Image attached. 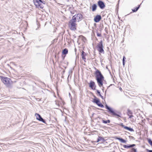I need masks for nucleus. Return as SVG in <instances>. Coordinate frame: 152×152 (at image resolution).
<instances>
[{
    "mask_svg": "<svg viewBox=\"0 0 152 152\" xmlns=\"http://www.w3.org/2000/svg\"><path fill=\"white\" fill-rule=\"evenodd\" d=\"M96 78L97 83L100 87H102L103 86V82L104 80V77L101 73L100 72L97 70L95 72Z\"/></svg>",
    "mask_w": 152,
    "mask_h": 152,
    "instance_id": "f257e3e1",
    "label": "nucleus"
},
{
    "mask_svg": "<svg viewBox=\"0 0 152 152\" xmlns=\"http://www.w3.org/2000/svg\"><path fill=\"white\" fill-rule=\"evenodd\" d=\"M2 82L7 87H9L13 83L10 78L2 76L0 77Z\"/></svg>",
    "mask_w": 152,
    "mask_h": 152,
    "instance_id": "f03ea898",
    "label": "nucleus"
},
{
    "mask_svg": "<svg viewBox=\"0 0 152 152\" xmlns=\"http://www.w3.org/2000/svg\"><path fill=\"white\" fill-rule=\"evenodd\" d=\"M77 24L76 22L73 19L71 20L69 23V27L70 29L73 31L76 30Z\"/></svg>",
    "mask_w": 152,
    "mask_h": 152,
    "instance_id": "7ed1b4c3",
    "label": "nucleus"
},
{
    "mask_svg": "<svg viewBox=\"0 0 152 152\" xmlns=\"http://www.w3.org/2000/svg\"><path fill=\"white\" fill-rule=\"evenodd\" d=\"M82 15L81 14L78 13L74 16L72 19L75 20L76 22H79L82 20Z\"/></svg>",
    "mask_w": 152,
    "mask_h": 152,
    "instance_id": "20e7f679",
    "label": "nucleus"
},
{
    "mask_svg": "<svg viewBox=\"0 0 152 152\" xmlns=\"http://www.w3.org/2000/svg\"><path fill=\"white\" fill-rule=\"evenodd\" d=\"M97 46L98 48V50L99 52L102 53H104V50L103 49L102 41H101L100 42L97 44Z\"/></svg>",
    "mask_w": 152,
    "mask_h": 152,
    "instance_id": "39448f33",
    "label": "nucleus"
},
{
    "mask_svg": "<svg viewBox=\"0 0 152 152\" xmlns=\"http://www.w3.org/2000/svg\"><path fill=\"white\" fill-rule=\"evenodd\" d=\"M106 108L108 109V110H109V111L113 115H116L117 116H118V117H121V116L118 115V114H117L116 113H115L113 110L111 108H110V107H109L107 105H106Z\"/></svg>",
    "mask_w": 152,
    "mask_h": 152,
    "instance_id": "423d86ee",
    "label": "nucleus"
},
{
    "mask_svg": "<svg viewBox=\"0 0 152 152\" xmlns=\"http://www.w3.org/2000/svg\"><path fill=\"white\" fill-rule=\"evenodd\" d=\"M93 102L101 107H104L103 105L100 102L99 100L96 98L94 99Z\"/></svg>",
    "mask_w": 152,
    "mask_h": 152,
    "instance_id": "0eeeda50",
    "label": "nucleus"
},
{
    "mask_svg": "<svg viewBox=\"0 0 152 152\" xmlns=\"http://www.w3.org/2000/svg\"><path fill=\"white\" fill-rule=\"evenodd\" d=\"M45 3V2L44 0H39V8L40 7L41 8H42Z\"/></svg>",
    "mask_w": 152,
    "mask_h": 152,
    "instance_id": "6e6552de",
    "label": "nucleus"
},
{
    "mask_svg": "<svg viewBox=\"0 0 152 152\" xmlns=\"http://www.w3.org/2000/svg\"><path fill=\"white\" fill-rule=\"evenodd\" d=\"M89 87L92 89L95 90L96 86L95 83L92 81H91L89 83Z\"/></svg>",
    "mask_w": 152,
    "mask_h": 152,
    "instance_id": "1a4fd4ad",
    "label": "nucleus"
},
{
    "mask_svg": "<svg viewBox=\"0 0 152 152\" xmlns=\"http://www.w3.org/2000/svg\"><path fill=\"white\" fill-rule=\"evenodd\" d=\"M98 5L101 9H103L105 7V5L102 1H99L98 2Z\"/></svg>",
    "mask_w": 152,
    "mask_h": 152,
    "instance_id": "9d476101",
    "label": "nucleus"
},
{
    "mask_svg": "<svg viewBox=\"0 0 152 152\" xmlns=\"http://www.w3.org/2000/svg\"><path fill=\"white\" fill-rule=\"evenodd\" d=\"M101 17L100 15H97L94 18V20L96 22H99L101 19Z\"/></svg>",
    "mask_w": 152,
    "mask_h": 152,
    "instance_id": "9b49d317",
    "label": "nucleus"
},
{
    "mask_svg": "<svg viewBox=\"0 0 152 152\" xmlns=\"http://www.w3.org/2000/svg\"><path fill=\"white\" fill-rule=\"evenodd\" d=\"M122 126L125 129H126V130H128L130 131L131 132H133L134 131V130L132 129L130 127H129L127 126H124L122 124Z\"/></svg>",
    "mask_w": 152,
    "mask_h": 152,
    "instance_id": "f8f14e48",
    "label": "nucleus"
},
{
    "mask_svg": "<svg viewBox=\"0 0 152 152\" xmlns=\"http://www.w3.org/2000/svg\"><path fill=\"white\" fill-rule=\"evenodd\" d=\"M135 144H132V145H129V146L127 145H123V147L124 148H132V147H133L134 146H135Z\"/></svg>",
    "mask_w": 152,
    "mask_h": 152,
    "instance_id": "ddd939ff",
    "label": "nucleus"
},
{
    "mask_svg": "<svg viewBox=\"0 0 152 152\" xmlns=\"http://www.w3.org/2000/svg\"><path fill=\"white\" fill-rule=\"evenodd\" d=\"M39 121H41L42 122L44 123H46L45 120L44 119H43L42 118V117L39 114Z\"/></svg>",
    "mask_w": 152,
    "mask_h": 152,
    "instance_id": "4468645a",
    "label": "nucleus"
},
{
    "mask_svg": "<svg viewBox=\"0 0 152 152\" xmlns=\"http://www.w3.org/2000/svg\"><path fill=\"white\" fill-rule=\"evenodd\" d=\"M116 139L119 140L122 142L125 143L126 142V140L122 138L117 137L116 138Z\"/></svg>",
    "mask_w": 152,
    "mask_h": 152,
    "instance_id": "2eb2a0df",
    "label": "nucleus"
},
{
    "mask_svg": "<svg viewBox=\"0 0 152 152\" xmlns=\"http://www.w3.org/2000/svg\"><path fill=\"white\" fill-rule=\"evenodd\" d=\"M97 7V6L95 4H94L92 6V11H95Z\"/></svg>",
    "mask_w": 152,
    "mask_h": 152,
    "instance_id": "dca6fc26",
    "label": "nucleus"
},
{
    "mask_svg": "<svg viewBox=\"0 0 152 152\" xmlns=\"http://www.w3.org/2000/svg\"><path fill=\"white\" fill-rule=\"evenodd\" d=\"M68 52V50L67 49H65L63 50L62 53L63 54L66 55L67 53Z\"/></svg>",
    "mask_w": 152,
    "mask_h": 152,
    "instance_id": "f3484780",
    "label": "nucleus"
},
{
    "mask_svg": "<svg viewBox=\"0 0 152 152\" xmlns=\"http://www.w3.org/2000/svg\"><path fill=\"white\" fill-rule=\"evenodd\" d=\"M101 140H102V141H104V138L101 137H99L97 139V140L96 141V142H99Z\"/></svg>",
    "mask_w": 152,
    "mask_h": 152,
    "instance_id": "a211bd4d",
    "label": "nucleus"
},
{
    "mask_svg": "<svg viewBox=\"0 0 152 152\" xmlns=\"http://www.w3.org/2000/svg\"><path fill=\"white\" fill-rule=\"evenodd\" d=\"M82 58L83 60H85L86 59L85 58V52L83 51L82 53Z\"/></svg>",
    "mask_w": 152,
    "mask_h": 152,
    "instance_id": "6ab92c4d",
    "label": "nucleus"
},
{
    "mask_svg": "<svg viewBox=\"0 0 152 152\" xmlns=\"http://www.w3.org/2000/svg\"><path fill=\"white\" fill-rule=\"evenodd\" d=\"M34 3L35 6L37 7L38 6V0H34Z\"/></svg>",
    "mask_w": 152,
    "mask_h": 152,
    "instance_id": "aec40b11",
    "label": "nucleus"
},
{
    "mask_svg": "<svg viewBox=\"0 0 152 152\" xmlns=\"http://www.w3.org/2000/svg\"><path fill=\"white\" fill-rule=\"evenodd\" d=\"M102 122L106 124L107 123H110V120H107V121H104V120H102Z\"/></svg>",
    "mask_w": 152,
    "mask_h": 152,
    "instance_id": "412c9836",
    "label": "nucleus"
},
{
    "mask_svg": "<svg viewBox=\"0 0 152 152\" xmlns=\"http://www.w3.org/2000/svg\"><path fill=\"white\" fill-rule=\"evenodd\" d=\"M97 93H98V94H99V95L101 97V98L102 99H103V96H102V95L101 94H100V92L98 90H97Z\"/></svg>",
    "mask_w": 152,
    "mask_h": 152,
    "instance_id": "4be33fe9",
    "label": "nucleus"
},
{
    "mask_svg": "<svg viewBox=\"0 0 152 152\" xmlns=\"http://www.w3.org/2000/svg\"><path fill=\"white\" fill-rule=\"evenodd\" d=\"M132 112L129 110H128V112H127V115H131L132 114Z\"/></svg>",
    "mask_w": 152,
    "mask_h": 152,
    "instance_id": "5701e85b",
    "label": "nucleus"
},
{
    "mask_svg": "<svg viewBox=\"0 0 152 152\" xmlns=\"http://www.w3.org/2000/svg\"><path fill=\"white\" fill-rule=\"evenodd\" d=\"M140 6L139 5V6L137 7L136 8H135V9L133 10L132 11H133V12H136V11H137L139 9V8Z\"/></svg>",
    "mask_w": 152,
    "mask_h": 152,
    "instance_id": "b1692460",
    "label": "nucleus"
},
{
    "mask_svg": "<svg viewBox=\"0 0 152 152\" xmlns=\"http://www.w3.org/2000/svg\"><path fill=\"white\" fill-rule=\"evenodd\" d=\"M148 143L150 144V145L151 146H152V141H151V140L150 139H148Z\"/></svg>",
    "mask_w": 152,
    "mask_h": 152,
    "instance_id": "393cba45",
    "label": "nucleus"
},
{
    "mask_svg": "<svg viewBox=\"0 0 152 152\" xmlns=\"http://www.w3.org/2000/svg\"><path fill=\"white\" fill-rule=\"evenodd\" d=\"M56 104L58 105V106H60V104L59 102L58 101H56Z\"/></svg>",
    "mask_w": 152,
    "mask_h": 152,
    "instance_id": "a878e982",
    "label": "nucleus"
},
{
    "mask_svg": "<svg viewBox=\"0 0 152 152\" xmlns=\"http://www.w3.org/2000/svg\"><path fill=\"white\" fill-rule=\"evenodd\" d=\"M132 152H137L136 149L134 148L132 149Z\"/></svg>",
    "mask_w": 152,
    "mask_h": 152,
    "instance_id": "bb28decb",
    "label": "nucleus"
},
{
    "mask_svg": "<svg viewBox=\"0 0 152 152\" xmlns=\"http://www.w3.org/2000/svg\"><path fill=\"white\" fill-rule=\"evenodd\" d=\"M130 120L132 122H134L135 121V120L133 118H130Z\"/></svg>",
    "mask_w": 152,
    "mask_h": 152,
    "instance_id": "cd10ccee",
    "label": "nucleus"
},
{
    "mask_svg": "<svg viewBox=\"0 0 152 152\" xmlns=\"http://www.w3.org/2000/svg\"><path fill=\"white\" fill-rule=\"evenodd\" d=\"M129 118H132L133 117V115H129Z\"/></svg>",
    "mask_w": 152,
    "mask_h": 152,
    "instance_id": "c85d7f7f",
    "label": "nucleus"
},
{
    "mask_svg": "<svg viewBox=\"0 0 152 152\" xmlns=\"http://www.w3.org/2000/svg\"><path fill=\"white\" fill-rule=\"evenodd\" d=\"M129 118H132L133 117V115H129Z\"/></svg>",
    "mask_w": 152,
    "mask_h": 152,
    "instance_id": "c756f323",
    "label": "nucleus"
},
{
    "mask_svg": "<svg viewBox=\"0 0 152 152\" xmlns=\"http://www.w3.org/2000/svg\"><path fill=\"white\" fill-rule=\"evenodd\" d=\"M97 36H98V37H101V35L100 34H99V33H97Z\"/></svg>",
    "mask_w": 152,
    "mask_h": 152,
    "instance_id": "7c9ffc66",
    "label": "nucleus"
},
{
    "mask_svg": "<svg viewBox=\"0 0 152 152\" xmlns=\"http://www.w3.org/2000/svg\"><path fill=\"white\" fill-rule=\"evenodd\" d=\"M146 150L148 152H152V150H149L148 149H147Z\"/></svg>",
    "mask_w": 152,
    "mask_h": 152,
    "instance_id": "2f4dec72",
    "label": "nucleus"
},
{
    "mask_svg": "<svg viewBox=\"0 0 152 152\" xmlns=\"http://www.w3.org/2000/svg\"><path fill=\"white\" fill-rule=\"evenodd\" d=\"M126 59L124 56V57L123 60V61H125V59Z\"/></svg>",
    "mask_w": 152,
    "mask_h": 152,
    "instance_id": "473e14b6",
    "label": "nucleus"
},
{
    "mask_svg": "<svg viewBox=\"0 0 152 152\" xmlns=\"http://www.w3.org/2000/svg\"><path fill=\"white\" fill-rule=\"evenodd\" d=\"M123 65L124 66L125 64V61H123Z\"/></svg>",
    "mask_w": 152,
    "mask_h": 152,
    "instance_id": "72a5a7b5",
    "label": "nucleus"
},
{
    "mask_svg": "<svg viewBox=\"0 0 152 152\" xmlns=\"http://www.w3.org/2000/svg\"><path fill=\"white\" fill-rule=\"evenodd\" d=\"M42 86L43 87H44L45 86V84L44 83L42 84Z\"/></svg>",
    "mask_w": 152,
    "mask_h": 152,
    "instance_id": "f704fd0d",
    "label": "nucleus"
},
{
    "mask_svg": "<svg viewBox=\"0 0 152 152\" xmlns=\"http://www.w3.org/2000/svg\"><path fill=\"white\" fill-rule=\"evenodd\" d=\"M37 119H38V118H37Z\"/></svg>",
    "mask_w": 152,
    "mask_h": 152,
    "instance_id": "c9c22d12",
    "label": "nucleus"
},
{
    "mask_svg": "<svg viewBox=\"0 0 152 152\" xmlns=\"http://www.w3.org/2000/svg\"><path fill=\"white\" fill-rule=\"evenodd\" d=\"M69 95H70V93H69Z\"/></svg>",
    "mask_w": 152,
    "mask_h": 152,
    "instance_id": "e433bc0d",
    "label": "nucleus"
}]
</instances>
